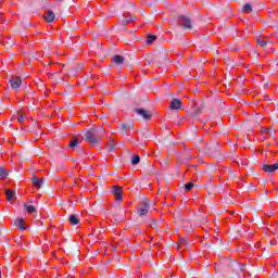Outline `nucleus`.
Returning a JSON list of instances; mask_svg holds the SVG:
<instances>
[{
    "label": "nucleus",
    "mask_w": 278,
    "mask_h": 278,
    "mask_svg": "<svg viewBox=\"0 0 278 278\" xmlns=\"http://www.w3.org/2000/svg\"><path fill=\"white\" fill-rule=\"evenodd\" d=\"M139 207H143V208H146V210H150V207H151V201L144 199V200L141 202V204L139 205Z\"/></svg>",
    "instance_id": "23"
},
{
    "label": "nucleus",
    "mask_w": 278,
    "mask_h": 278,
    "mask_svg": "<svg viewBox=\"0 0 278 278\" xmlns=\"http://www.w3.org/2000/svg\"><path fill=\"white\" fill-rule=\"evenodd\" d=\"M80 142L77 137H74L68 144L70 149H73V151H77L78 153H84V148L79 147Z\"/></svg>",
    "instance_id": "6"
},
{
    "label": "nucleus",
    "mask_w": 278,
    "mask_h": 278,
    "mask_svg": "<svg viewBox=\"0 0 278 278\" xmlns=\"http://www.w3.org/2000/svg\"><path fill=\"white\" fill-rule=\"evenodd\" d=\"M178 22L180 23V27L184 29H192V20L186 15H178Z\"/></svg>",
    "instance_id": "3"
},
{
    "label": "nucleus",
    "mask_w": 278,
    "mask_h": 278,
    "mask_svg": "<svg viewBox=\"0 0 278 278\" xmlns=\"http://www.w3.org/2000/svg\"><path fill=\"white\" fill-rule=\"evenodd\" d=\"M114 149H116V146H114V143H110L108 148L109 153H114Z\"/></svg>",
    "instance_id": "31"
},
{
    "label": "nucleus",
    "mask_w": 278,
    "mask_h": 278,
    "mask_svg": "<svg viewBox=\"0 0 278 278\" xmlns=\"http://www.w3.org/2000/svg\"><path fill=\"white\" fill-rule=\"evenodd\" d=\"M85 140L90 142L91 144H99L100 140L97 139V129L91 128L87 132H85Z\"/></svg>",
    "instance_id": "2"
},
{
    "label": "nucleus",
    "mask_w": 278,
    "mask_h": 278,
    "mask_svg": "<svg viewBox=\"0 0 278 278\" xmlns=\"http://www.w3.org/2000/svg\"><path fill=\"white\" fill-rule=\"evenodd\" d=\"M8 175H10L8 169H5V167L1 166L0 167V179H8Z\"/></svg>",
    "instance_id": "19"
},
{
    "label": "nucleus",
    "mask_w": 278,
    "mask_h": 278,
    "mask_svg": "<svg viewBox=\"0 0 278 278\" xmlns=\"http://www.w3.org/2000/svg\"><path fill=\"white\" fill-rule=\"evenodd\" d=\"M225 64H227L228 66H236V64H233V61H230L229 59L225 60Z\"/></svg>",
    "instance_id": "33"
},
{
    "label": "nucleus",
    "mask_w": 278,
    "mask_h": 278,
    "mask_svg": "<svg viewBox=\"0 0 278 278\" xmlns=\"http://www.w3.org/2000/svg\"><path fill=\"white\" fill-rule=\"evenodd\" d=\"M261 168L265 173H275V170H278V163H275L273 165L263 164Z\"/></svg>",
    "instance_id": "10"
},
{
    "label": "nucleus",
    "mask_w": 278,
    "mask_h": 278,
    "mask_svg": "<svg viewBox=\"0 0 278 278\" xmlns=\"http://www.w3.org/2000/svg\"><path fill=\"white\" fill-rule=\"evenodd\" d=\"M177 244H179V247H184V245L188 244V240L184 237H179Z\"/></svg>",
    "instance_id": "28"
},
{
    "label": "nucleus",
    "mask_w": 278,
    "mask_h": 278,
    "mask_svg": "<svg viewBox=\"0 0 278 278\" xmlns=\"http://www.w3.org/2000/svg\"><path fill=\"white\" fill-rule=\"evenodd\" d=\"M174 116H175V118H177V116H178L177 113H174Z\"/></svg>",
    "instance_id": "37"
},
{
    "label": "nucleus",
    "mask_w": 278,
    "mask_h": 278,
    "mask_svg": "<svg viewBox=\"0 0 278 278\" xmlns=\"http://www.w3.org/2000/svg\"><path fill=\"white\" fill-rule=\"evenodd\" d=\"M84 68V64H78L76 67H71L70 73L71 75H75L77 71H81Z\"/></svg>",
    "instance_id": "22"
},
{
    "label": "nucleus",
    "mask_w": 278,
    "mask_h": 278,
    "mask_svg": "<svg viewBox=\"0 0 278 278\" xmlns=\"http://www.w3.org/2000/svg\"><path fill=\"white\" fill-rule=\"evenodd\" d=\"M201 114V109H198L195 112L192 113V116H199Z\"/></svg>",
    "instance_id": "35"
},
{
    "label": "nucleus",
    "mask_w": 278,
    "mask_h": 278,
    "mask_svg": "<svg viewBox=\"0 0 278 278\" xmlns=\"http://www.w3.org/2000/svg\"><path fill=\"white\" fill-rule=\"evenodd\" d=\"M24 207L28 214H38L36 206L24 204Z\"/></svg>",
    "instance_id": "18"
},
{
    "label": "nucleus",
    "mask_w": 278,
    "mask_h": 278,
    "mask_svg": "<svg viewBox=\"0 0 278 278\" xmlns=\"http://www.w3.org/2000/svg\"><path fill=\"white\" fill-rule=\"evenodd\" d=\"M118 129L122 136H127V129H134V125L121 123Z\"/></svg>",
    "instance_id": "11"
},
{
    "label": "nucleus",
    "mask_w": 278,
    "mask_h": 278,
    "mask_svg": "<svg viewBox=\"0 0 278 278\" xmlns=\"http://www.w3.org/2000/svg\"><path fill=\"white\" fill-rule=\"evenodd\" d=\"M111 62H113L114 64H117V66H119V64H123L125 62V58L121 54H115L111 59Z\"/></svg>",
    "instance_id": "15"
},
{
    "label": "nucleus",
    "mask_w": 278,
    "mask_h": 278,
    "mask_svg": "<svg viewBox=\"0 0 278 278\" xmlns=\"http://www.w3.org/2000/svg\"><path fill=\"white\" fill-rule=\"evenodd\" d=\"M257 45H260V47H266V45H268L269 41H265L262 39H256Z\"/></svg>",
    "instance_id": "30"
},
{
    "label": "nucleus",
    "mask_w": 278,
    "mask_h": 278,
    "mask_svg": "<svg viewBox=\"0 0 278 278\" xmlns=\"http://www.w3.org/2000/svg\"><path fill=\"white\" fill-rule=\"evenodd\" d=\"M149 225L152 227V229H157V227H160V222L157 219H151Z\"/></svg>",
    "instance_id": "24"
},
{
    "label": "nucleus",
    "mask_w": 278,
    "mask_h": 278,
    "mask_svg": "<svg viewBox=\"0 0 278 278\" xmlns=\"http://www.w3.org/2000/svg\"><path fill=\"white\" fill-rule=\"evenodd\" d=\"M155 40H157V36L148 35V40H147L148 45H153V42H155Z\"/></svg>",
    "instance_id": "27"
},
{
    "label": "nucleus",
    "mask_w": 278,
    "mask_h": 278,
    "mask_svg": "<svg viewBox=\"0 0 278 278\" xmlns=\"http://www.w3.org/2000/svg\"><path fill=\"white\" fill-rule=\"evenodd\" d=\"M203 151L205 155H208L210 157H218L220 155L222 149L218 142L213 141L211 143L205 144Z\"/></svg>",
    "instance_id": "1"
},
{
    "label": "nucleus",
    "mask_w": 278,
    "mask_h": 278,
    "mask_svg": "<svg viewBox=\"0 0 278 278\" xmlns=\"http://www.w3.org/2000/svg\"><path fill=\"white\" fill-rule=\"evenodd\" d=\"M9 81L13 90L21 88V86L23 85V79L21 78V76L12 77Z\"/></svg>",
    "instance_id": "7"
},
{
    "label": "nucleus",
    "mask_w": 278,
    "mask_h": 278,
    "mask_svg": "<svg viewBox=\"0 0 278 278\" xmlns=\"http://www.w3.org/2000/svg\"><path fill=\"white\" fill-rule=\"evenodd\" d=\"M137 213L139 214L140 218H142L147 216V214H149V208H143L142 206H138Z\"/></svg>",
    "instance_id": "17"
},
{
    "label": "nucleus",
    "mask_w": 278,
    "mask_h": 278,
    "mask_svg": "<svg viewBox=\"0 0 278 278\" xmlns=\"http://www.w3.org/2000/svg\"><path fill=\"white\" fill-rule=\"evenodd\" d=\"M14 226L20 229V231H25L27 227H25V220L23 218H16L14 220Z\"/></svg>",
    "instance_id": "13"
},
{
    "label": "nucleus",
    "mask_w": 278,
    "mask_h": 278,
    "mask_svg": "<svg viewBox=\"0 0 278 278\" xmlns=\"http://www.w3.org/2000/svg\"><path fill=\"white\" fill-rule=\"evenodd\" d=\"M263 134H270L271 136L275 135V132L270 128L263 129Z\"/></svg>",
    "instance_id": "32"
},
{
    "label": "nucleus",
    "mask_w": 278,
    "mask_h": 278,
    "mask_svg": "<svg viewBox=\"0 0 278 278\" xmlns=\"http://www.w3.org/2000/svg\"><path fill=\"white\" fill-rule=\"evenodd\" d=\"M132 166H137V164H140V156L138 154H135L131 159Z\"/></svg>",
    "instance_id": "26"
},
{
    "label": "nucleus",
    "mask_w": 278,
    "mask_h": 278,
    "mask_svg": "<svg viewBox=\"0 0 278 278\" xmlns=\"http://www.w3.org/2000/svg\"><path fill=\"white\" fill-rule=\"evenodd\" d=\"M203 64H204L203 61H199V62L192 61L190 63L191 66H198V68H200V71H203Z\"/></svg>",
    "instance_id": "25"
},
{
    "label": "nucleus",
    "mask_w": 278,
    "mask_h": 278,
    "mask_svg": "<svg viewBox=\"0 0 278 278\" xmlns=\"http://www.w3.org/2000/svg\"><path fill=\"white\" fill-rule=\"evenodd\" d=\"M33 186L40 190V188H49V184L45 180V178H38L36 176H33L30 179Z\"/></svg>",
    "instance_id": "4"
},
{
    "label": "nucleus",
    "mask_w": 278,
    "mask_h": 278,
    "mask_svg": "<svg viewBox=\"0 0 278 278\" xmlns=\"http://www.w3.org/2000/svg\"><path fill=\"white\" fill-rule=\"evenodd\" d=\"M135 114H138V116H141L143 121H151L153 114H151V111L146 110V109H135L134 110Z\"/></svg>",
    "instance_id": "5"
},
{
    "label": "nucleus",
    "mask_w": 278,
    "mask_h": 278,
    "mask_svg": "<svg viewBox=\"0 0 278 278\" xmlns=\"http://www.w3.org/2000/svg\"><path fill=\"white\" fill-rule=\"evenodd\" d=\"M194 188V182H188L185 185V190H187V192H190V190H192Z\"/></svg>",
    "instance_id": "29"
},
{
    "label": "nucleus",
    "mask_w": 278,
    "mask_h": 278,
    "mask_svg": "<svg viewBox=\"0 0 278 278\" xmlns=\"http://www.w3.org/2000/svg\"><path fill=\"white\" fill-rule=\"evenodd\" d=\"M195 225H201V223L197 222Z\"/></svg>",
    "instance_id": "38"
},
{
    "label": "nucleus",
    "mask_w": 278,
    "mask_h": 278,
    "mask_svg": "<svg viewBox=\"0 0 278 278\" xmlns=\"http://www.w3.org/2000/svg\"><path fill=\"white\" fill-rule=\"evenodd\" d=\"M113 194L115 197V200L118 201L119 203L123 201V189L118 186L113 187Z\"/></svg>",
    "instance_id": "9"
},
{
    "label": "nucleus",
    "mask_w": 278,
    "mask_h": 278,
    "mask_svg": "<svg viewBox=\"0 0 278 278\" xmlns=\"http://www.w3.org/2000/svg\"><path fill=\"white\" fill-rule=\"evenodd\" d=\"M68 220L72 226L79 225V216L75 214L70 215Z\"/></svg>",
    "instance_id": "16"
},
{
    "label": "nucleus",
    "mask_w": 278,
    "mask_h": 278,
    "mask_svg": "<svg viewBox=\"0 0 278 278\" xmlns=\"http://www.w3.org/2000/svg\"><path fill=\"white\" fill-rule=\"evenodd\" d=\"M17 121H18V123H24V122H25V116L20 115V116L17 117Z\"/></svg>",
    "instance_id": "34"
},
{
    "label": "nucleus",
    "mask_w": 278,
    "mask_h": 278,
    "mask_svg": "<svg viewBox=\"0 0 278 278\" xmlns=\"http://www.w3.org/2000/svg\"><path fill=\"white\" fill-rule=\"evenodd\" d=\"M5 195H7V201H12V199H14V197H16V191L7 190Z\"/></svg>",
    "instance_id": "20"
},
{
    "label": "nucleus",
    "mask_w": 278,
    "mask_h": 278,
    "mask_svg": "<svg viewBox=\"0 0 278 278\" xmlns=\"http://www.w3.org/2000/svg\"><path fill=\"white\" fill-rule=\"evenodd\" d=\"M181 105H184V103L181 102V100H179V99H174V100L169 103V110H181Z\"/></svg>",
    "instance_id": "12"
},
{
    "label": "nucleus",
    "mask_w": 278,
    "mask_h": 278,
    "mask_svg": "<svg viewBox=\"0 0 278 278\" xmlns=\"http://www.w3.org/2000/svg\"><path fill=\"white\" fill-rule=\"evenodd\" d=\"M230 177L233 178V177H236V175H235L233 173H231V174H230Z\"/></svg>",
    "instance_id": "36"
},
{
    "label": "nucleus",
    "mask_w": 278,
    "mask_h": 278,
    "mask_svg": "<svg viewBox=\"0 0 278 278\" xmlns=\"http://www.w3.org/2000/svg\"><path fill=\"white\" fill-rule=\"evenodd\" d=\"M43 18L47 21V23H53L55 21V13L49 10L46 14H43Z\"/></svg>",
    "instance_id": "14"
},
{
    "label": "nucleus",
    "mask_w": 278,
    "mask_h": 278,
    "mask_svg": "<svg viewBox=\"0 0 278 278\" xmlns=\"http://www.w3.org/2000/svg\"><path fill=\"white\" fill-rule=\"evenodd\" d=\"M229 267L232 269V273H236V275H238V273H242V270H245L247 268L244 265H240L236 261L230 262Z\"/></svg>",
    "instance_id": "8"
},
{
    "label": "nucleus",
    "mask_w": 278,
    "mask_h": 278,
    "mask_svg": "<svg viewBox=\"0 0 278 278\" xmlns=\"http://www.w3.org/2000/svg\"><path fill=\"white\" fill-rule=\"evenodd\" d=\"M242 12H244L245 14H251V12H253V7L251 5V3H245L242 8Z\"/></svg>",
    "instance_id": "21"
}]
</instances>
